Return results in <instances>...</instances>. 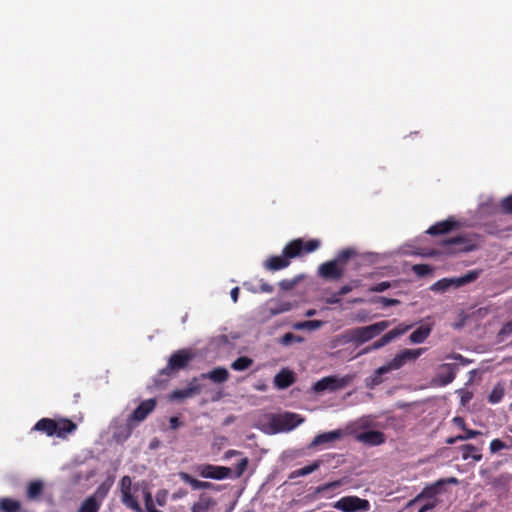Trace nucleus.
I'll list each match as a JSON object with an SVG mask.
<instances>
[{"instance_id": "f257e3e1", "label": "nucleus", "mask_w": 512, "mask_h": 512, "mask_svg": "<svg viewBox=\"0 0 512 512\" xmlns=\"http://www.w3.org/2000/svg\"><path fill=\"white\" fill-rule=\"evenodd\" d=\"M320 241L311 239L304 242L302 239H294L287 243L283 250L282 255L269 257L263 264L264 268L268 271H279L287 268L291 259L301 256L303 253H312L320 247Z\"/></svg>"}, {"instance_id": "f03ea898", "label": "nucleus", "mask_w": 512, "mask_h": 512, "mask_svg": "<svg viewBox=\"0 0 512 512\" xmlns=\"http://www.w3.org/2000/svg\"><path fill=\"white\" fill-rule=\"evenodd\" d=\"M425 351L426 348L402 350L400 353L396 354L395 357L392 360H390L387 364L375 370L374 377L372 379L373 384L379 385L380 383H382V375L389 373L393 370L400 369L408 361H414L417 358H419Z\"/></svg>"}, {"instance_id": "7ed1b4c3", "label": "nucleus", "mask_w": 512, "mask_h": 512, "mask_svg": "<svg viewBox=\"0 0 512 512\" xmlns=\"http://www.w3.org/2000/svg\"><path fill=\"white\" fill-rule=\"evenodd\" d=\"M77 429V425L66 418L54 420L51 418H41L33 426V431L45 433L47 436H57L65 438L68 434L73 433Z\"/></svg>"}, {"instance_id": "20e7f679", "label": "nucleus", "mask_w": 512, "mask_h": 512, "mask_svg": "<svg viewBox=\"0 0 512 512\" xmlns=\"http://www.w3.org/2000/svg\"><path fill=\"white\" fill-rule=\"evenodd\" d=\"M390 324V321L383 320L368 326L353 328L349 330L347 334L351 342H354L356 345H361L380 335Z\"/></svg>"}, {"instance_id": "39448f33", "label": "nucleus", "mask_w": 512, "mask_h": 512, "mask_svg": "<svg viewBox=\"0 0 512 512\" xmlns=\"http://www.w3.org/2000/svg\"><path fill=\"white\" fill-rule=\"evenodd\" d=\"M440 245L443 249V253L446 255L470 252L477 248V244L474 239L463 235L443 240Z\"/></svg>"}, {"instance_id": "423d86ee", "label": "nucleus", "mask_w": 512, "mask_h": 512, "mask_svg": "<svg viewBox=\"0 0 512 512\" xmlns=\"http://www.w3.org/2000/svg\"><path fill=\"white\" fill-rule=\"evenodd\" d=\"M195 356L196 354L192 349H179L171 354L167 366L160 373L170 376L174 371L185 369Z\"/></svg>"}, {"instance_id": "0eeeda50", "label": "nucleus", "mask_w": 512, "mask_h": 512, "mask_svg": "<svg viewBox=\"0 0 512 512\" xmlns=\"http://www.w3.org/2000/svg\"><path fill=\"white\" fill-rule=\"evenodd\" d=\"M333 508L342 512H367L370 509V503L358 496H344L333 503Z\"/></svg>"}, {"instance_id": "6e6552de", "label": "nucleus", "mask_w": 512, "mask_h": 512, "mask_svg": "<svg viewBox=\"0 0 512 512\" xmlns=\"http://www.w3.org/2000/svg\"><path fill=\"white\" fill-rule=\"evenodd\" d=\"M352 380V377L349 375H345L343 377H337V376H327L323 377L322 379L318 380L313 385V390L316 393H320L323 391H337L345 388Z\"/></svg>"}, {"instance_id": "1a4fd4ad", "label": "nucleus", "mask_w": 512, "mask_h": 512, "mask_svg": "<svg viewBox=\"0 0 512 512\" xmlns=\"http://www.w3.org/2000/svg\"><path fill=\"white\" fill-rule=\"evenodd\" d=\"M479 276H480L479 270H471L461 277L443 278V279L437 281L433 285V289L439 290V291H445L449 287L458 288V287L464 286L468 283L474 282L475 280H477L479 278Z\"/></svg>"}, {"instance_id": "9d476101", "label": "nucleus", "mask_w": 512, "mask_h": 512, "mask_svg": "<svg viewBox=\"0 0 512 512\" xmlns=\"http://www.w3.org/2000/svg\"><path fill=\"white\" fill-rule=\"evenodd\" d=\"M302 421L303 419H300L297 414L286 412L274 416L271 420V427L275 432L291 431L302 423Z\"/></svg>"}, {"instance_id": "9b49d317", "label": "nucleus", "mask_w": 512, "mask_h": 512, "mask_svg": "<svg viewBox=\"0 0 512 512\" xmlns=\"http://www.w3.org/2000/svg\"><path fill=\"white\" fill-rule=\"evenodd\" d=\"M198 472L203 478L223 480L231 477L232 469L225 466L202 464L198 467Z\"/></svg>"}, {"instance_id": "f8f14e48", "label": "nucleus", "mask_w": 512, "mask_h": 512, "mask_svg": "<svg viewBox=\"0 0 512 512\" xmlns=\"http://www.w3.org/2000/svg\"><path fill=\"white\" fill-rule=\"evenodd\" d=\"M319 275L327 280L340 279L344 271L334 259L321 264L318 268Z\"/></svg>"}, {"instance_id": "ddd939ff", "label": "nucleus", "mask_w": 512, "mask_h": 512, "mask_svg": "<svg viewBox=\"0 0 512 512\" xmlns=\"http://www.w3.org/2000/svg\"><path fill=\"white\" fill-rule=\"evenodd\" d=\"M411 327H412L411 325L400 324L396 328H394V329L390 330L389 332H387L386 334H384L380 339L373 342L372 348L374 350H377V349L384 347L385 345L389 344L394 339L405 334Z\"/></svg>"}, {"instance_id": "4468645a", "label": "nucleus", "mask_w": 512, "mask_h": 512, "mask_svg": "<svg viewBox=\"0 0 512 512\" xmlns=\"http://www.w3.org/2000/svg\"><path fill=\"white\" fill-rule=\"evenodd\" d=\"M156 405L157 402L153 398L142 401L132 412L129 420L136 422L143 421L151 412L154 411Z\"/></svg>"}, {"instance_id": "2eb2a0df", "label": "nucleus", "mask_w": 512, "mask_h": 512, "mask_svg": "<svg viewBox=\"0 0 512 512\" xmlns=\"http://www.w3.org/2000/svg\"><path fill=\"white\" fill-rule=\"evenodd\" d=\"M357 440L370 446H377L385 442V434L381 431L370 430L358 434Z\"/></svg>"}, {"instance_id": "dca6fc26", "label": "nucleus", "mask_w": 512, "mask_h": 512, "mask_svg": "<svg viewBox=\"0 0 512 512\" xmlns=\"http://www.w3.org/2000/svg\"><path fill=\"white\" fill-rule=\"evenodd\" d=\"M456 377L455 366L453 364H443L440 372L437 374L436 382L439 386L450 384Z\"/></svg>"}, {"instance_id": "f3484780", "label": "nucleus", "mask_w": 512, "mask_h": 512, "mask_svg": "<svg viewBox=\"0 0 512 512\" xmlns=\"http://www.w3.org/2000/svg\"><path fill=\"white\" fill-rule=\"evenodd\" d=\"M229 372L224 367H216L209 372L201 373L200 378L205 380H211L216 384H222L229 379Z\"/></svg>"}, {"instance_id": "a211bd4d", "label": "nucleus", "mask_w": 512, "mask_h": 512, "mask_svg": "<svg viewBox=\"0 0 512 512\" xmlns=\"http://www.w3.org/2000/svg\"><path fill=\"white\" fill-rule=\"evenodd\" d=\"M343 436L341 430H334L325 432L322 434H318L310 444V447H316L326 443H332L336 440H339Z\"/></svg>"}, {"instance_id": "6ab92c4d", "label": "nucleus", "mask_w": 512, "mask_h": 512, "mask_svg": "<svg viewBox=\"0 0 512 512\" xmlns=\"http://www.w3.org/2000/svg\"><path fill=\"white\" fill-rule=\"evenodd\" d=\"M457 225L458 223L453 219H447L445 221L437 222L434 225H432L427 230V233L430 235L446 234L452 231Z\"/></svg>"}, {"instance_id": "aec40b11", "label": "nucleus", "mask_w": 512, "mask_h": 512, "mask_svg": "<svg viewBox=\"0 0 512 512\" xmlns=\"http://www.w3.org/2000/svg\"><path fill=\"white\" fill-rule=\"evenodd\" d=\"M295 381L294 374L288 369H282L274 378V384L279 389L291 386Z\"/></svg>"}, {"instance_id": "412c9836", "label": "nucleus", "mask_w": 512, "mask_h": 512, "mask_svg": "<svg viewBox=\"0 0 512 512\" xmlns=\"http://www.w3.org/2000/svg\"><path fill=\"white\" fill-rule=\"evenodd\" d=\"M443 483V480H440L431 486L425 487L420 494H418L413 500L409 502L408 505L410 506L423 498H434L435 495L439 493L440 487L443 485Z\"/></svg>"}, {"instance_id": "4be33fe9", "label": "nucleus", "mask_w": 512, "mask_h": 512, "mask_svg": "<svg viewBox=\"0 0 512 512\" xmlns=\"http://www.w3.org/2000/svg\"><path fill=\"white\" fill-rule=\"evenodd\" d=\"M459 449L461 451L463 460H468L470 458L473 459L475 462H479L482 460L480 448L472 444H464Z\"/></svg>"}, {"instance_id": "5701e85b", "label": "nucleus", "mask_w": 512, "mask_h": 512, "mask_svg": "<svg viewBox=\"0 0 512 512\" xmlns=\"http://www.w3.org/2000/svg\"><path fill=\"white\" fill-rule=\"evenodd\" d=\"M179 477L187 484L191 485L192 489L200 490V489H210L214 485L210 482L199 481L193 478L190 474L186 472H180Z\"/></svg>"}, {"instance_id": "b1692460", "label": "nucleus", "mask_w": 512, "mask_h": 512, "mask_svg": "<svg viewBox=\"0 0 512 512\" xmlns=\"http://www.w3.org/2000/svg\"><path fill=\"white\" fill-rule=\"evenodd\" d=\"M22 504L19 500L2 497L0 498V512H21Z\"/></svg>"}, {"instance_id": "393cba45", "label": "nucleus", "mask_w": 512, "mask_h": 512, "mask_svg": "<svg viewBox=\"0 0 512 512\" xmlns=\"http://www.w3.org/2000/svg\"><path fill=\"white\" fill-rule=\"evenodd\" d=\"M216 502L209 496L202 494L191 508V512H209Z\"/></svg>"}, {"instance_id": "a878e982", "label": "nucleus", "mask_w": 512, "mask_h": 512, "mask_svg": "<svg viewBox=\"0 0 512 512\" xmlns=\"http://www.w3.org/2000/svg\"><path fill=\"white\" fill-rule=\"evenodd\" d=\"M114 479L112 477H108L104 482H102L96 489V491L92 494L98 501L101 503L107 497L111 487L113 486Z\"/></svg>"}, {"instance_id": "bb28decb", "label": "nucleus", "mask_w": 512, "mask_h": 512, "mask_svg": "<svg viewBox=\"0 0 512 512\" xmlns=\"http://www.w3.org/2000/svg\"><path fill=\"white\" fill-rule=\"evenodd\" d=\"M101 505L100 501L90 495L83 500L77 512H99Z\"/></svg>"}, {"instance_id": "cd10ccee", "label": "nucleus", "mask_w": 512, "mask_h": 512, "mask_svg": "<svg viewBox=\"0 0 512 512\" xmlns=\"http://www.w3.org/2000/svg\"><path fill=\"white\" fill-rule=\"evenodd\" d=\"M430 333L431 328L429 326L422 325L410 334L409 339L412 343L415 344L423 343L428 338Z\"/></svg>"}, {"instance_id": "c85d7f7f", "label": "nucleus", "mask_w": 512, "mask_h": 512, "mask_svg": "<svg viewBox=\"0 0 512 512\" xmlns=\"http://www.w3.org/2000/svg\"><path fill=\"white\" fill-rule=\"evenodd\" d=\"M197 395V389L193 388H183V389H175L172 391L169 395V400L175 401V400H184L186 398H191L193 396Z\"/></svg>"}, {"instance_id": "c756f323", "label": "nucleus", "mask_w": 512, "mask_h": 512, "mask_svg": "<svg viewBox=\"0 0 512 512\" xmlns=\"http://www.w3.org/2000/svg\"><path fill=\"white\" fill-rule=\"evenodd\" d=\"M43 492V483L39 480L32 481L27 486L26 496L30 500L40 497Z\"/></svg>"}, {"instance_id": "7c9ffc66", "label": "nucleus", "mask_w": 512, "mask_h": 512, "mask_svg": "<svg viewBox=\"0 0 512 512\" xmlns=\"http://www.w3.org/2000/svg\"><path fill=\"white\" fill-rule=\"evenodd\" d=\"M121 501L126 507L136 512H141L140 504L132 495L131 491L121 493Z\"/></svg>"}, {"instance_id": "2f4dec72", "label": "nucleus", "mask_w": 512, "mask_h": 512, "mask_svg": "<svg viewBox=\"0 0 512 512\" xmlns=\"http://www.w3.org/2000/svg\"><path fill=\"white\" fill-rule=\"evenodd\" d=\"M253 364V360L247 356H241L232 362L231 368L235 371H244L249 369Z\"/></svg>"}, {"instance_id": "473e14b6", "label": "nucleus", "mask_w": 512, "mask_h": 512, "mask_svg": "<svg viewBox=\"0 0 512 512\" xmlns=\"http://www.w3.org/2000/svg\"><path fill=\"white\" fill-rule=\"evenodd\" d=\"M292 307V303L289 301H277L274 303V306L270 308V313L272 315H278L290 311Z\"/></svg>"}, {"instance_id": "72a5a7b5", "label": "nucleus", "mask_w": 512, "mask_h": 512, "mask_svg": "<svg viewBox=\"0 0 512 512\" xmlns=\"http://www.w3.org/2000/svg\"><path fill=\"white\" fill-rule=\"evenodd\" d=\"M504 396V388L501 385H496L488 396V401L492 404L499 403Z\"/></svg>"}, {"instance_id": "f704fd0d", "label": "nucleus", "mask_w": 512, "mask_h": 512, "mask_svg": "<svg viewBox=\"0 0 512 512\" xmlns=\"http://www.w3.org/2000/svg\"><path fill=\"white\" fill-rule=\"evenodd\" d=\"M355 255L356 251L353 248H346L341 250L334 260L337 261V263L340 265L346 263L350 258H352Z\"/></svg>"}, {"instance_id": "c9c22d12", "label": "nucleus", "mask_w": 512, "mask_h": 512, "mask_svg": "<svg viewBox=\"0 0 512 512\" xmlns=\"http://www.w3.org/2000/svg\"><path fill=\"white\" fill-rule=\"evenodd\" d=\"M249 465V459L247 457L242 458L235 466L234 474H231L233 478H240L243 476Z\"/></svg>"}, {"instance_id": "e433bc0d", "label": "nucleus", "mask_w": 512, "mask_h": 512, "mask_svg": "<svg viewBox=\"0 0 512 512\" xmlns=\"http://www.w3.org/2000/svg\"><path fill=\"white\" fill-rule=\"evenodd\" d=\"M320 467V461H314L310 465L304 466L294 472L295 476H306L314 471H316Z\"/></svg>"}, {"instance_id": "4c0bfd02", "label": "nucleus", "mask_w": 512, "mask_h": 512, "mask_svg": "<svg viewBox=\"0 0 512 512\" xmlns=\"http://www.w3.org/2000/svg\"><path fill=\"white\" fill-rule=\"evenodd\" d=\"M412 271L419 277H424L432 273L433 269L428 264L413 265Z\"/></svg>"}, {"instance_id": "58836bf2", "label": "nucleus", "mask_w": 512, "mask_h": 512, "mask_svg": "<svg viewBox=\"0 0 512 512\" xmlns=\"http://www.w3.org/2000/svg\"><path fill=\"white\" fill-rule=\"evenodd\" d=\"M321 325H322V322L319 321V320H308V321H304V322H299V323L295 324L294 327L296 329L308 328V329H311V330H315V329L320 328Z\"/></svg>"}, {"instance_id": "ea45409f", "label": "nucleus", "mask_w": 512, "mask_h": 512, "mask_svg": "<svg viewBox=\"0 0 512 512\" xmlns=\"http://www.w3.org/2000/svg\"><path fill=\"white\" fill-rule=\"evenodd\" d=\"M465 433L464 434H461V435H458V439L460 441H465V440H468V439H472V438H475L479 435H482V432L481 431H478V430H472V429H469L467 427H465V429H462Z\"/></svg>"}, {"instance_id": "a19ab883", "label": "nucleus", "mask_w": 512, "mask_h": 512, "mask_svg": "<svg viewBox=\"0 0 512 512\" xmlns=\"http://www.w3.org/2000/svg\"><path fill=\"white\" fill-rule=\"evenodd\" d=\"M375 303H380L383 307L396 306L400 304V301L397 299L387 298V297H377L373 300Z\"/></svg>"}, {"instance_id": "79ce46f5", "label": "nucleus", "mask_w": 512, "mask_h": 512, "mask_svg": "<svg viewBox=\"0 0 512 512\" xmlns=\"http://www.w3.org/2000/svg\"><path fill=\"white\" fill-rule=\"evenodd\" d=\"M500 207L503 213L512 214V195L503 198Z\"/></svg>"}, {"instance_id": "37998d69", "label": "nucleus", "mask_w": 512, "mask_h": 512, "mask_svg": "<svg viewBox=\"0 0 512 512\" xmlns=\"http://www.w3.org/2000/svg\"><path fill=\"white\" fill-rule=\"evenodd\" d=\"M301 342L302 341V338L300 336H297L291 332H288V333H285L282 337H281V343L283 345H290L292 342Z\"/></svg>"}, {"instance_id": "c03bdc74", "label": "nucleus", "mask_w": 512, "mask_h": 512, "mask_svg": "<svg viewBox=\"0 0 512 512\" xmlns=\"http://www.w3.org/2000/svg\"><path fill=\"white\" fill-rule=\"evenodd\" d=\"M490 451L491 453H497L498 451L502 449H506L507 445L500 439H493L490 442Z\"/></svg>"}, {"instance_id": "a18cd8bd", "label": "nucleus", "mask_w": 512, "mask_h": 512, "mask_svg": "<svg viewBox=\"0 0 512 512\" xmlns=\"http://www.w3.org/2000/svg\"><path fill=\"white\" fill-rule=\"evenodd\" d=\"M391 287V283L388 282V281H383V282H380V283H377L373 286H371L369 288V291L370 292H377V293H380V292H383L387 289H389Z\"/></svg>"}, {"instance_id": "49530a36", "label": "nucleus", "mask_w": 512, "mask_h": 512, "mask_svg": "<svg viewBox=\"0 0 512 512\" xmlns=\"http://www.w3.org/2000/svg\"><path fill=\"white\" fill-rule=\"evenodd\" d=\"M341 486V481L340 480H337V481H333V482H329V483H325L321 486H319L317 488V492H324V491H328V490H333V489H336L338 487Z\"/></svg>"}, {"instance_id": "de8ad7c7", "label": "nucleus", "mask_w": 512, "mask_h": 512, "mask_svg": "<svg viewBox=\"0 0 512 512\" xmlns=\"http://www.w3.org/2000/svg\"><path fill=\"white\" fill-rule=\"evenodd\" d=\"M131 487H132L131 478L129 476L122 477V479L120 480L121 493L131 491Z\"/></svg>"}, {"instance_id": "09e8293b", "label": "nucleus", "mask_w": 512, "mask_h": 512, "mask_svg": "<svg viewBox=\"0 0 512 512\" xmlns=\"http://www.w3.org/2000/svg\"><path fill=\"white\" fill-rule=\"evenodd\" d=\"M200 375L197 377H193L190 382L188 383V388L197 389V395L201 393L202 391V384L200 383Z\"/></svg>"}, {"instance_id": "8fccbe9b", "label": "nucleus", "mask_w": 512, "mask_h": 512, "mask_svg": "<svg viewBox=\"0 0 512 512\" xmlns=\"http://www.w3.org/2000/svg\"><path fill=\"white\" fill-rule=\"evenodd\" d=\"M354 283H355V285H354V286H353V285H344V286H342V287L338 290V292H337V293H338V295H340V296L342 297V296H344V295H346V294L350 293V292L353 290V288H354V287H357V286H358V282H357V281H355Z\"/></svg>"}, {"instance_id": "3c124183", "label": "nucleus", "mask_w": 512, "mask_h": 512, "mask_svg": "<svg viewBox=\"0 0 512 512\" xmlns=\"http://www.w3.org/2000/svg\"><path fill=\"white\" fill-rule=\"evenodd\" d=\"M274 291V287L266 282H262L260 285V292L263 293H272Z\"/></svg>"}, {"instance_id": "603ef678", "label": "nucleus", "mask_w": 512, "mask_h": 512, "mask_svg": "<svg viewBox=\"0 0 512 512\" xmlns=\"http://www.w3.org/2000/svg\"><path fill=\"white\" fill-rule=\"evenodd\" d=\"M453 423L458 426L460 429H465L466 427V422L464 420V418L460 417V416H456L453 418Z\"/></svg>"}, {"instance_id": "864d4df0", "label": "nucleus", "mask_w": 512, "mask_h": 512, "mask_svg": "<svg viewBox=\"0 0 512 512\" xmlns=\"http://www.w3.org/2000/svg\"><path fill=\"white\" fill-rule=\"evenodd\" d=\"M169 423H170V428L173 430H176L181 425L179 418L176 416L171 417L169 420Z\"/></svg>"}, {"instance_id": "5fc2aeb1", "label": "nucleus", "mask_w": 512, "mask_h": 512, "mask_svg": "<svg viewBox=\"0 0 512 512\" xmlns=\"http://www.w3.org/2000/svg\"><path fill=\"white\" fill-rule=\"evenodd\" d=\"M294 283L289 280H282L279 282V286L283 290H290L293 287Z\"/></svg>"}, {"instance_id": "6e6d98bb", "label": "nucleus", "mask_w": 512, "mask_h": 512, "mask_svg": "<svg viewBox=\"0 0 512 512\" xmlns=\"http://www.w3.org/2000/svg\"><path fill=\"white\" fill-rule=\"evenodd\" d=\"M436 506V503L433 501V502H429V503H426L424 504L418 512H428L430 510H432L434 507Z\"/></svg>"}, {"instance_id": "4d7b16f0", "label": "nucleus", "mask_w": 512, "mask_h": 512, "mask_svg": "<svg viewBox=\"0 0 512 512\" xmlns=\"http://www.w3.org/2000/svg\"><path fill=\"white\" fill-rule=\"evenodd\" d=\"M510 333H512V322L506 323L500 331V334H502V335L510 334Z\"/></svg>"}, {"instance_id": "13d9d810", "label": "nucleus", "mask_w": 512, "mask_h": 512, "mask_svg": "<svg viewBox=\"0 0 512 512\" xmlns=\"http://www.w3.org/2000/svg\"><path fill=\"white\" fill-rule=\"evenodd\" d=\"M241 454H242V453H241L240 451H238V450H232V449H230V450H227V451L224 453V458H225V459H229V458H231V457H233V456H238V455H241Z\"/></svg>"}, {"instance_id": "bf43d9fd", "label": "nucleus", "mask_w": 512, "mask_h": 512, "mask_svg": "<svg viewBox=\"0 0 512 512\" xmlns=\"http://www.w3.org/2000/svg\"><path fill=\"white\" fill-rule=\"evenodd\" d=\"M341 301V296L338 295V293L336 292L335 294H333L328 300L327 302L329 304H338L339 302Z\"/></svg>"}, {"instance_id": "052dcab7", "label": "nucleus", "mask_w": 512, "mask_h": 512, "mask_svg": "<svg viewBox=\"0 0 512 512\" xmlns=\"http://www.w3.org/2000/svg\"><path fill=\"white\" fill-rule=\"evenodd\" d=\"M230 296H231L233 302L236 303L238 301V297H239V288L234 287L230 292Z\"/></svg>"}, {"instance_id": "680f3d73", "label": "nucleus", "mask_w": 512, "mask_h": 512, "mask_svg": "<svg viewBox=\"0 0 512 512\" xmlns=\"http://www.w3.org/2000/svg\"><path fill=\"white\" fill-rule=\"evenodd\" d=\"M457 441H460L458 439V435L457 436H454V437H449L446 439V444H449V445H453L455 444Z\"/></svg>"}, {"instance_id": "e2e57ef3", "label": "nucleus", "mask_w": 512, "mask_h": 512, "mask_svg": "<svg viewBox=\"0 0 512 512\" xmlns=\"http://www.w3.org/2000/svg\"><path fill=\"white\" fill-rule=\"evenodd\" d=\"M156 501L160 506H163L165 504L164 497H161L159 494L156 496Z\"/></svg>"}, {"instance_id": "0e129e2a", "label": "nucleus", "mask_w": 512, "mask_h": 512, "mask_svg": "<svg viewBox=\"0 0 512 512\" xmlns=\"http://www.w3.org/2000/svg\"><path fill=\"white\" fill-rule=\"evenodd\" d=\"M372 350H374V349L372 348V345H371V346H368L365 349H363V351L360 354H366V353L371 352Z\"/></svg>"}, {"instance_id": "69168bd1", "label": "nucleus", "mask_w": 512, "mask_h": 512, "mask_svg": "<svg viewBox=\"0 0 512 512\" xmlns=\"http://www.w3.org/2000/svg\"><path fill=\"white\" fill-rule=\"evenodd\" d=\"M449 483H457V479L452 477L448 480Z\"/></svg>"}, {"instance_id": "338daca9", "label": "nucleus", "mask_w": 512, "mask_h": 512, "mask_svg": "<svg viewBox=\"0 0 512 512\" xmlns=\"http://www.w3.org/2000/svg\"><path fill=\"white\" fill-rule=\"evenodd\" d=\"M313 314H314L313 310L307 312V316H312Z\"/></svg>"}, {"instance_id": "774afa93", "label": "nucleus", "mask_w": 512, "mask_h": 512, "mask_svg": "<svg viewBox=\"0 0 512 512\" xmlns=\"http://www.w3.org/2000/svg\"><path fill=\"white\" fill-rule=\"evenodd\" d=\"M505 230L506 231H511L512 230V226L511 227H507Z\"/></svg>"}]
</instances>
